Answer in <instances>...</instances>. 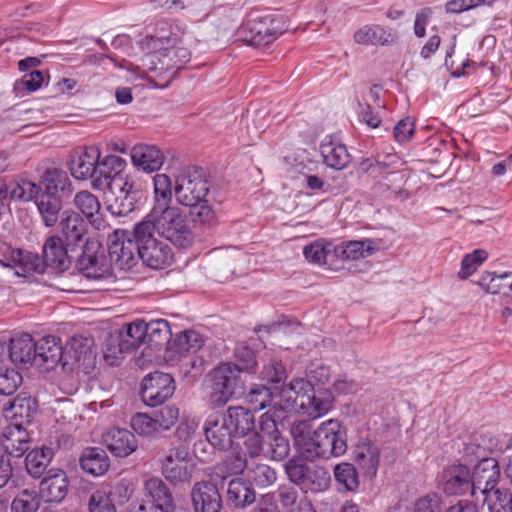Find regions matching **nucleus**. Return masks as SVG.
<instances>
[{
	"label": "nucleus",
	"instance_id": "obj_1",
	"mask_svg": "<svg viewBox=\"0 0 512 512\" xmlns=\"http://www.w3.org/2000/svg\"><path fill=\"white\" fill-rule=\"evenodd\" d=\"M290 433L294 445L306 459H330L347 451L346 429L336 419H329L313 430L309 421H296Z\"/></svg>",
	"mask_w": 512,
	"mask_h": 512
},
{
	"label": "nucleus",
	"instance_id": "obj_2",
	"mask_svg": "<svg viewBox=\"0 0 512 512\" xmlns=\"http://www.w3.org/2000/svg\"><path fill=\"white\" fill-rule=\"evenodd\" d=\"M141 223H147L150 230L157 232L174 246L186 249L193 244L194 236L189 221L176 206L152 208Z\"/></svg>",
	"mask_w": 512,
	"mask_h": 512
},
{
	"label": "nucleus",
	"instance_id": "obj_3",
	"mask_svg": "<svg viewBox=\"0 0 512 512\" xmlns=\"http://www.w3.org/2000/svg\"><path fill=\"white\" fill-rule=\"evenodd\" d=\"M285 473L289 481L305 493L323 492L331 483V475L327 468L308 464L300 457H292L286 462Z\"/></svg>",
	"mask_w": 512,
	"mask_h": 512
},
{
	"label": "nucleus",
	"instance_id": "obj_4",
	"mask_svg": "<svg viewBox=\"0 0 512 512\" xmlns=\"http://www.w3.org/2000/svg\"><path fill=\"white\" fill-rule=\"evenodd\" d=\"M147 223L135 225L133 234L139 241V258L152 269H165L174 262V251L165 241L155 237Z\"/></svg>",
	"mask_w": 512,
	"mask_h": 512
},
{
	"label": "nucleus",
	"instance_id": "obj_5",
	"mask_svg": "<svg viewBox=\"0 0 512 512\" xmlns=\"http://www.w3.org/2000/svg\"><path fill=\"white\" fill-rule=\"evenodd\" d=\"M288 29L287 18L278 12L249 19L241 28L244 40L251 46L268 45Z\"/></svg>",
	"mask_w": 512,
	"mask_h": 512
},
{
	"label": "nucleus",
	"instance_id": "obj_6",
	"mask_svg": "<svg viewBox=\"0 0 512 512\" xmlns=\"http://www.w3.org/2000/svg\"><path fill=\"white\" fill-rule=\"evenodd\" d=\"M209 383V403L214 408L223 407L241 389L243 383L231 362L218 365L206 376Z\"/></svg>",
	"mask_w": 512,
	"mask_h": 512
},
{
	"label": "nucleus",
	"instance_id": "obj_7",
	"mask_svg": "<svg viewBox=\"0 0 512 512\" xmlns=\"http://www.w3.org/2000/svg\"><path fill=\"white\" fill-rule=\"evenodd\" d=\"M209 181L202 168L188 166L177 176L175 195L184 206H197L203 203L209 192Z\"/></svg>",
	"mask_w": 512,
	"mask_h": 512
},
{
	"label": "nucleus",
	"instance_id": "obj_8",
	"mask_svg": "<svg viewBox=\"0 0 512 512\" xmlns=\"http://www.w3.org/2000/svg\"><path fill=\"white\" fill-rule=\"evenodd\" d=\"M139 241L133 232L116 230L108 237L109 262L121 270H128L137 263Z\"/></svg>",
	"mask_w": 512,
	"mask_h": 512
},
{
	"label": "nucleus",
	"instance_id": "obj_9",
	"mask_svg": "<svg viewBox=\"0 0 512 512\" xmlns=\"http://www.w3.org/2000/svg\"><path fill=\"white\" fill-rule=\"evenodd\" d=\"M194 469L195 465L189 459V452L184 445L173 448L161 462L162 475L174 486L189 483Z\"/></svg>",
	"mask_w": 512,
	"mask_h": 512
},
{
	"label": "nucleus",
	"instance_id": "obj_10",
	"mask_svg": "<svg viewBox=\"0 0 512 512\" xmlns=\"http://www.w3.org/2000/svg\"><path fill=\"white\" fill-rule=\"evenodd\" d=\"M175 391V383L168 373L155 371L145 376L141 382L140 397L151 407L163 404Z\"/></svg>",
	"mask_w": 512,
	"mask_h": 512
},
{
	"label": "nucleus",
	"instance_id": "obj_11",
	"mask_svg": "<svg viewBox=\"0 0 512 512\" xmlns=\"http://www.w3.org/2000/svg\"><path fill=\"white\" fill-rule=\"evenodd\" d=\"M439 486L447 496L474 497L471 469L466 464L454 463L445 467L439 475Z\"/></svg>",
	"mask_w": 512,
	"mask_h": 512
},
{
	"label": "nucleus",
	"instance_id": "obj_12",
	"mask_svg": "<svg viewBox=\"0 0 512 512\" xmlns=\"http://www.w3.org/2000/svg\"><path fill=\"white\" fill-rule=\"evenodd\" d=\"M185 34L184 29L167 21H159L152 34H147L139 42L140 48L145 52L161 51L170 46L181 43Z\"/></svg>",
	"mask_w": 512,
	"mask_h": 512
},
{
	"label": "nucleus",
	"instance_id": "obj_13",
	"mask_svg": "<svg viewBox=\"0 0 512 512\" xmlns=\"http://www.w3.org/2000/svg\"><path fill=\"white\" fill-rule=\"evenodd\" d=\"M101 153L96 146H87L81 151L75 152L68 161L71 175L77 180H92L98 176V162Z\"/></svg>",
	"mask_w": 512,
	"mask_h": 512
},
{
	"label": "nucleus",
	"instance_id": "obj_14",
	"mask_svg": "<svg viewBox=\"0 0 512 512\" xmlns=\"http://www.w3.org/2000/svg\"><path fill=\"white\" fill-rule=\"evenodd\" d=\"M59 226L68 247L82 248L87 243L88 226L76 211L70 209L63 211Z\"/></svg>",
	"mask_w": 512,
	"mask_h": 512
},
{
	"label": "nucleus",
	"instance_id": "obj_15",
	"mask_svg": "<svg viewBox=\"0 0 512 512\" xmlns=\"http://www.w3.org/2000/svg\"><path fill=\"white\" fill-rule=\"evenodd\" d=\"M194 512H220L222 497L215 484L209 481L194 483L190 493Z\"/></svg>",
	"mask_w": 512,
	"mask_h": 512
},
{
	"label": "nucleus",
	"instance_id": "obj_16",
	"mask_svg": "<svg viewBox=\"0 0 512 512\" xmlns=\"http://www.w3.org/2000/svg\"><path fill=\"white\" fill-rule=\"evenodd\" d=\"M500 479V467L498 461L494 458L481 459L471 471V480L473 483V493L479 490L483 495L492 489L497 488L496 485Z\"/></svg>",
	"mask_w": 512,
	"mask_h": 512
},
{
	"label": "nucleus",
	"instance_id": "obj_17",
	"mask_svg": "<svg viewBox=\"0 0 512 512\" xmlns=\"http://www.w3.org/2000/svg\"><path fill=\"white\" fill-rule=\"evenodd\" d=\"M76 249L68 247L59 236H50L43 245V258L47 266L58 270L65 271L69 268L71 260L75 257L72 253Z\"/></svg>",
	"mask_w": 512,
	"mask_h": 512
},
{
	"label": "nucleus",
	"instance_id": "obj_18",
	"mask_svg": "<svg viewBox=\"0 0 512 512\" xmlns=\"http://www.w3.org/2000/svg\"><path fill=\"white\" fill-rule=\"evenodd\" d=\"M40 193L48 196L69 198L73 192V185L68 174L58 168L46 169L39 179Z\"/></svg>",
	"mask_w": 512,
	"mask_h": 512
},
{
	"label": "nucleus",
	"instance_id": "obj_19",
	"mask_svg": "<svg viewBox=\"0 0 512 512\" xmlns=\"http://www.w3.org/2000/svg\"><path fill=\"white\" fill-rule=\"evenodd\" d=\"M204 432L208 442L220 450H226L232 446L236 437L223 414H211L205 421Z\"/></svg>",
	"mask_w": 512,
	"mask_h": 512
},
{
	"label": "nucleus",
	"instance_id": "obj_20",
	"mask_svg": "<svg viewBox=\"0 0 512 512\" xmlns=\"http://www.w3.org/2000/svg\"><path fill=\"white\" fill-rule=\"evenodd\" d=\"M69 481L61 469H50L40 482L39 495L45 502L60 503L68 493Z\"/></svg>",
	"mask_w": 512,
	"mask_h": 512
},
{
	"label": "nucleus",
	"instance_id": "obj_21",
	"mask_svg": "<svg viewBox=\"0 0 512 512\" xmlns=\"http://www.w3.org/2000/svg\"><path fill=\"white\" fill-rule=\"evenodd\" d=\"M64 350L60 338L45 336L36 342L35 365L46 370L55 368L63 359Z\"/></svg>",
	"mask_w": 512,
	"mask_h": 512
},
{
	"label": "nucleus",
	"instance_id": "obj_22",
	"mask_svg": "<svg viewBox=\"0 0 512 512\" xmlns=\"http://www.w3.org/2000/svg\"><path fill=\"white\" fill-rule=\"evenodd\" d=\"M102 439L106 448L115 457H127L138 447L135 435L124 428H112L103 434Z\"/></svg>",
	"mask_w": 512,
	"mask_h": 512
},
{
	"label": "nucleus",
	"instance_id": "obj_23",
	"mask_svg": "<svg viewBox=\"0 0 512 512\" xmlns=\"http://www.w3.org/2000/svg\"><path fill=\"white\" fill-rule=\"evenodd\" d=\"M354 461L364 478L373 480L377 476L380 450L371 442H361L354 449Z\"/></svg>",
	"mask_w": 512,
	"mask_h": 512
},
{
	"label": "nucleus",
	"instance_id": "obj_24",
	"mask_svg": "<svg viewBox=\"0 0 512 512\" xmlns=\"http://www.w3.org/2000/svg\"><path fill=\"white\" fill-rule=\"evenodd\" d=\"M299 400L301 401V411L315 419L328 413L332 408L334 397L329 390L319 389L315 391L311 388Z\"/></svg>",
	"mask_w": 512,
	"mask_h": 512
},
{
	"label": "nucleus",
	"instance_id": "obj_25",
	"mask_svg": "<svg viewBox=\"0 0 512 512\" xmlns=\"http://www.w3.org/2000/svg\"><path fill=\"white\" fill-rule=\"evenodd\" d=\"M131 160L138 169L154 172L162 167L164 155L155 145L138 144L131 150Z\"/></svg>",
	"mask_w": 512,
	"mask_h": 512
},
{
	"label": "nucleus",
	"instance_id": "obj_26",
	"mask_svg": "<svg viewBox=\"0 0 512 512\" xmlns=\"http://www.w3.org/2000/svg\"><path fill=\"white\" fill-rule=\"evenodd\" d=\"M236 437H245L256 428L254 413L242 406H230L223 414Z\"/></svg>",
	"mask_w": 512,
	"mask_h": 512
},
{
	"label": "nucleus",
	"instance_id": "obj_27",
	"mask_svg": "<svg viewBox=\"0 0 512 512\" xmlns=\"http://www.w3.org/2000/svg\"><path fill=\"white\" fill-rule=\"evenodd\" d=\"M311 390L309 381L303 378H295L288 385L283 386L280 392V400L277 406L282 410V414L287 411H301L299 400L305 396L306 391Z\"/></svg>",
	"mask_w": 512,
	"mask_h": 512
},
{
	"label": "nucleus",
	"instance_id": "obj_28",
	"mask_svg": "<svg viewBox=\"0 0 512 512\" xmlns=\"http://www.w3.org/2000/svg\"><path fill=\"white\" fill-rule=\"evenodd\" d=\"M144 491L151 497L153 504L161 512H174L176 505L172 492L158 477H151L144 482Z\"/></svg>",
	"mask_w": 512,
	"mask_h": 512
},
{
	"label": "nucleus",
	"instance_id": "obj_29",
	"mask_svg": "<svg viewBox=\"0 0 512 512\" xmlns=\"http://www.w3.org/2000/svg\"><path fill=\"white\" fill-rule=\"evenodd\" d=\"M36 342L28 333L15 335L10 339L9 356L13 363L35 365Z\"/></svg>",
	"mask_w": 512,
	"mask_h": 512
},
{
	"label": "nucleus",
	"instance_id": "obj_30",
	"mask_svg": "<svg viewBox=\"0 0 512 512\" xmlns=\"http://www.w3.org/2000/svg\"><path fill=\"white\" fill-rule=\"evenodd\" d=\"M2 445L7 454L20 457L28 449L29 435L23 424L7 426L2 435Z\"/></svg>",
	"mask_w": 512,
	"mask_h": 512
},
{
	"label": "nucleus",
	"instance_id": "obj_31",
	"mask_svg": "<svg viewBox=\"0 0 512 512\" xmlns=\"http://www.w3.org/2000/svg\"><path fill=\"white\" fill-rule=\"evenodd\" d=\"M78 264L80 271L88 279L102 280L112 277L111 263L102 255H87L82 251Z\"/></svg>",
	"mask_w": 512,
	"mask_h": 512
},
{
	"label": "nucleus",
	"instance_id": "obj_32",
	"mask_svg": "<svg viewBox=\"0 0 512 512\" xmlns=\"http://www.w3.org/2000/svg\"><path fill=\"white\" fill-rule=\"evenodd\" d=\"M79 463L85 473L95 477L104 475L110 467L107 453L99 447L85 448Z\"/></svg>",
	"mask_w": 512,
	"mask_h": 512
},
{
	"label": "nucleus",
	"instance_id": "obj_33",
	"mask_svg": "<svg viewBox=\"0 0 512 512\" xmlns=\"http://www.w3.org/2000/svg\"><path fill=\"white\" fill-rule=\"evenodd\" d=\"M256 500L254 488L249 481L241 478L232 479L228 484L227 502L237 509H244Z\"/></svg>",
	"mask_w": 512,
	"mask_h": 512
},
{
	"label": "nucleus",
	"instance_id": "obj_34",
	"mask_svg": "<svg viewBox=\"0 0 512 512\" xmlns=\"http://www.w3.org/2000/svg\"><path fill=\"white\" fill-rule=\"evenodd\" d=\"M114 343L118 344V350L131 353L140 345L146 344L144 321L138 320L129 323L115 336Z\"/></svg>",
	"mask_w": 512,
	"mask_h": 512
},
{
	"label": "nucleus",
	"instance_id": "obj_35",
	"mask_svg": "<svg viewBox=\"0 0 512 512\" xmlns=\"http://www.w3.org/2000/svg\"><path fill=\"white\" fill-rule=\"evenodd\" d=\"M37 412V402L26 395H18L6 408V416L14 419L18 424H30Z\"/></svg>",
	"mask_w": 512,
	"mask_h": 512
},
{
	"label": "nucleus",
	"instance_id": "obj_36",
	"mask_svg": "<svg viewBox=\"0 0 512 512\" xmlns=\"http://www.w3.org/2000/svg\"><path fill=\"white\" fill-rule=\"evenodd\" d=\"M63 200L60 196H48L41 193L38 195L35 205L46 227H53L59 221Z\"/></svg>",
	"mask_w": 512,
	"mask_h": 512
},
{
	"label": "nucleus",
	"instance_id": "obj_37",
	"mask_svg": "<svg viewBox=\"0 0 512 512\" xmlns=\"http://www.w3.org/2000/svg\"><path fill=\"white\" fill-rule=\"evenodd\" d=\"M247 458L241 451H232L213 468L212 476L221 481L231 475L241 474L247 468Z\"/></svg>",
	"mask_w": 512,
	"mask_h": 512
},
{
	"label": "nucleus",
	"instance_id": "obj_38",
	"mask_svg": "<svg viewBox=\"0 0 512 512\" xmlns=\"http://www.w3.org/2000/svg\"><path fill=\"white\" fill-rule=\"evenodd\" d=\"M38 110L15 106L8 110L3 121L8 130L13 132L21 131L30 126L37 125Z\"/></svg>",
	"mask_w": 512,
	"mask_h": 512
},
{
	"label": "nucleus",
	"instance_id": "obj_39",
	"mask_svg": "<svg viewBox=\"0 0 512 512\" xmlns=\"http://www.w3.org/2000/svg\"><path fill=\"white\" fill-rule=\"evenodd\" d=\"M54 457V450L50 447L35 448L25 458V466L29 475L40 478Z\"/></svg>",
	"mask_w": 512,
	"mask_h": 512
},
{
	"label": "nucleus",
	"instance_id": "obj_40",
	"mask_svg": "<svg viewBox=\"0 0 512 512\" xmlns=\"http://www.w3.org/2000/svg\"><path fill=\"white\" fill-rule=\"evenodd\" d=\"M146 344L151 348H159L167 344L171 339L169 323L164 319H156L150 322L144 321Z\"/></svg>",
	"mask_w": 512,
	"mask_h": 512
},
{
	"label": "nucleus",
	"instance_id": "obj_41",
	"mask_svg": "<svg viewBox=\"0 0 512 512\" xmlns=\"http://www.w3.org/2000/svg\"><path fill=\"white\" fill-rule=\"evenodd\" d=\"M374 248L371 240H354L335 245L336 258L357 260L372 255Z\"/></svg>",
	"mask_w": 512,
	"mask_h": 512
},
{
	"label": "nucleus",
	"instance_id": "obj_42",
	"mask_svg": "<svg viewBox=\"0 0 512 512\" xmlns=\"http://www.w3.org/2000/svg\"><path fill=\"white\" fill-rule=\"evenodd\" d=\"M479 284L487 293L509 295L512 292V272H485Z\"/></svg>",
	"mask_w": 512,
	"mask_h": 512
},
{
	"label": "nucleus",
	"instance_id": "obj_43",
	"mask_svg": "<svg viewBox=\"0 0 512 512\" xmlns=\"http://www.w3.org/2000/svg\"><path fill=\"white\" fill-rule=\"evenodd\" d=\"M321 154L327 166L336 170L345 168L350 162V154L343 144H334L332 142L322 143L320 146Z\"/></svg>",
	"mask_w": 512,
	"mask_h": 512
},
{
	"label": "nucleus",
	"instance_id": "obj_44",
	"mask_svg": "<svg viewBox=\"0 0 512 512\" xmlns=\"http://www.w3.org/2000/svg\"><path fill=\"white\" fill-rule=\"evenodd\" d=\"M335 481L345 491L355 493L360 486L359 474L356 467L348 462L336 464L333 468Z\"/></svg>",
	"mask_w": 512,
	"mask_h": 512
},
{
	"label": "nucleus",
	"instance_id": "obj_45",
	"mask_svg": "<svg viewBox=\"0 0 512 512\" xmlns=\"http://www.w3.org/2000/svg\"><path fill=\"white\" fill-rule=\"evenodd\" d=\"M2 188L8 189V195L13 200L24 202L34 200L35 202L38 195H40L39 182L35 183L26 178L11 182L9 186H3Z\"/></svg>",
	"mask_w": 512,
	"mask_h": 512
},
{
	"label": "nucleus",
	"instance_id": "obj_46",
	"mask_svg": "<svg viewBox=\"0 0 512 512\" xmlns=\"http://www.w3.org/2000/svg\"><path fill=\"white\" fill-rule=\"evenodd\" d=\"M391 34L379 25H365L354 34V40L363 45H385L390 42Z\"/></svg>",
	"mask_w": 512,
	"mask_h": 512
},
{
	"label": "nucleus",
	"instance_id": "obj_47",
	"mask_svg": "<svg viewBox=\"0 0 512 512\" xmlns=\"http://www.w3.org/2000/svg\"><path fill=\"white\" fill-rule=\"evenodd\" d=\"M47 264L44 258L32 252H23L21 250L17 258L16 274L19 276H30L33 273L42 274L46 270Z\"/></svg>",
	"mask_w": 512,
	"mask_h": 512
},
{
	"label": "nucleus",
	"instance_id": "obj_48",
	"mask_svg": "<svg viewBox=\"0 0 512 512\" xmlns=\"http://www.w3.org/2000/svg\"><path fill=\"white\" fill-rule=\"evenodd\" d=\"M73 203L91 224H95L101 205L94 194L87 190L79 191L74 196Z\"/></svg>",
	"mask_w": 512,
	"mask_h": 512
},
{
	"label": "nucleus",
	"instance_id": "obj_49",
	"mask_svg": "<svg viewBox=\"0 0 512 512\" xmlns=\"http://www.w3.org/2000/svg\"><path fill=\"white\" fill-rule=\"evenodd\" d=\"M303 253L307 260L320 265H331L336 257L335 245L332 243L314 242L305 246Z\"/></svg>",
	"mask_w": 512,
	"mask_h": 512
},
{
	"label": "nucleus",
	"instance_id": "obj_50",
	"mask_svg": "<svg viewBox=\"0 0 512 512\" xmlns=\"http://www.w3.org/2000/svg\"><path fill=\"white\" fill-rule=\"evenodd\" d=\"M489 512H512V494L506 488H495L484 494Z\"/></svg>",
	"mask_w": 512,
	"mask_h": 512
},
{
	"label": "nucleus",
	"instance_id": "obj_51",
	"mask_svg": "<svg viewBox=\"0 0 512 512\" xmlns=\"http://www.w3.org/2000/svg\"><path fill=\"white\" fill-rule=\"evenodd\" d=\"M163 67L144 66L146 68V77L156 88H166L176 77L177 73L169 60L162 63Z\"/></svg>",
	"mask_w": 512,
	"mask_h": 512
},
{
	"label": "nucleus",
	"instance_id": "obj_52",
	"mask_svg": "<svg viewBox=\"0 0 512 512\" xmlns=\"http://www.w3.org/2000/svg\"><path fill=\"white\" fill-rule=\"evenodd\" d=\"M154 205L152 208L170 206L172 202V183L166 174H156L153 177Z\"/></svg>",
	"mask_w": 512,
	"mask_h": 512
},
{
	"label": "nucleus",
	"instance_id": "obj_53",
	"mask_svg": "<svg viewBox=\"0 0 512 512\" xmlns=\"http://www.w3.org/2000/svg\"><path fill=\"white\" fill-rule=\"evenodd\" d=\"M235 362L232 365L237 369V372L252 373L257 366L255 352L252 348L244 343H239L234 349Z\"/></svg>",
	"mask_w": 512,
	"mask_h": 512
},
{
	"label": "nucleus",
	"instance_id": "obj_54",
	"mask_svg": "<svg viewBox=\"0 0 512 512\" xmlns=\"http://www.w3.org/2000/svg\"><path fill=\"white\" fill-rule=\"evenodd\" d=\"M246 400L255 412L265 408L269 409L277 404V402H274L270 388L265 385L253 386L246 395Z\"/></svg>",
	"mask_w": 512,
	"mask_h": 512
},
{
	"label": "nucleus",
	"instance_id": "obj_55",
	"mask_svg": "<svg viewBox=\"0 0 512 512\" xmlns=\"http://www.w3.org/2000/svg\"><path fill=\"white\" fill-rule=\"evenodd\" d=\"M40 507V495L34 490L24 489L13 499L11 512H36Z\"/></svg>",
	"mask_w": 512,
	"mask_h": 512
},
{
	"label": "nucleus",
	"instance_id": "obj_56",
	"mask_svg": "<svg viewBox=\"0 0 512 512\" xmlns=\"http://www.w3.org/2000/svg\"><path fill=\"white\" fill-rule=\"evenodd\" d=\"M124 182V173L118 175H108V176H96L92 180V187L97 190H102L106 196H116L121 194V190H123Z\"/></svg>",
	"mask_w": 512,
	"mask_h": 512
},
{
	"label": "nucleus",
	"instance_id": "obj_57",
	"mask_svg": "<svg viewBox=\"0 0 512 512\" xmlns=\"http://www.w3.org/2000/svg\"><path fill=\"white\" fill-rule=\"evenodd\" d=\"M487 258L488 252L484 249H475L473 252L466 254L461 260L458 278L465 280L470 277Z\"/></svg>",
	"mask_w": 512,
	"mask_h": 512
},
{
	"label": "nucleus",
	"instance_id": "obj_58",
	"mask_svg": "<svg viewBox=\"0 0 512 512\" xmlns=\"http://www.w3.org/2000/svg\"><path fill=\"white\" fill-rule=\"evenodd\" d=\"M283 418L282 410L278 408L277 404H274L273 407H270L259 417L258 427L260 432L267 437L278 433V423Z\"/></svg>",
	"mask_w": 512,
	"mask_h": 512
},
{
	"label": "nucleus",
	"instance_id": "obj_59",
	"mask_svg": "<svg viewBox=\"0 0 512 512\" xmlns=\"http://www.w3.org/2000/svg\"><path fill=\"white\" fill-rule=\"evenodd\" d=\"M22 383L21 374L13 368L4 367L0 362V395H12Z\"/></svg>",
	"mask_w": 512,
	"mask_h": 512
},
{
	"label": "nucleus",
	"instance_id": "obj_60",
	"mask_svg": "<svg viewBox=\"0 0 512 512\" xmlns=\"http://www.w3.org/2000/svg\"><path fill=\"white\" fill-rule=\"evenodd\" d=\"M107 209L115 216H127L135 208L136 196H106Z\"/></svg>",
	"mask_w": 512,
	"mask_h": 512
},
{
	"label": "nucleus",
	"instance_id": "obj_61",
	"mask_svg": "<svg viewBox=\"0 0 512 512\" xmlns=\"http://www.w3.org/2000/svg\"><path fill=\"white\" fill-rule=\"evenodd\" d=\"M88 512H116L115 504L105 490L92 492L87 503Z\"/></svg>",
	"mask_w": 512,
	"mask_h": 512
},
{
	"label": "nucleus",
	"instance_id": "obj_62",
	"mask_svg": "<svg viewBox=\"0 0 512 512\" xmlns=\"http://www.w3.org/2000/svg\"><path fill=\"white\" fill-rule=\"evenodd\" d=\"M248 473L250 481L258 487H268L277 479L276 471L266 464H257Z\"/></svg>",
	"mask_w": 512,
	"mask_h": 512
},
{
	"label": "nucleus",
	"instance_id": "obj_63",
	"mask_svg": "<svg viewBox=\"0 0 512 512\" xmlns=\"http://www.w3.org/2000/svg\"><path fill=\"white\" fill-rule=\"evenodd\" d=\"M127 162L120 156L107 155L98 162V176L118 175L125 173Z\"/></svg>",
	"mask_w": 512,
	"mask_h": 512
},
{
	"label": "nucleus",
	"instance_id": "obj_64",
	"mask_svg": "<svg viewBox=\"0 0 512 512\" xmlns=\"http://www.w3.org/2000/svg\"><path fill=\"white\" fill-rule=\"evenodd\" d=\"M130 424L133 430L140 436L149 437L159 430L155 418L145 413L135 414L131 418Z\"/></svg>",
	"mask_w": 512,
	"mask_h": 512
}]
</instances>
